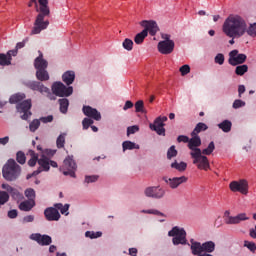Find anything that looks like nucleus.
<instances>
[{
  "mask_svg": "<svg viewBox=\"0 0 256 256\" xmlns=\"http://www.w3.org/2000/svg\"><path fill=\"white\" fill-rule=\"evenodd\" d=\"M223 33L231 39H239L247 33V22L239 15H229L222 26Z\"/></svg>",
  "mask_w": 256,
  "mask_h": 256,
  "instance_id": "f257e3e1",
  "label": "nucleus"
},
{
  "mask_svg": "<svg viewBox=\"0 0 256 256\" xmlns=\"http://www.w3.org/2000/svg\"><path fill=\"white\" fill-rule=\"evenodd\" d=\"M33 3L35 5L37 13H39L34 22V27L31 31V35H39L44 29L49 27V21H45V17H49L51 15V10L49 9V0H31L28 4L29 7H33ZM40 5V7H39Z\"/></svg>",
  "mask_w": 256,
  "mask_h": 256,
  "instance_id": "f03ea898",
  "label": "nucleus"
},
{
  "mask_svg": "<svg viewBox=\"0 0 256 256\" xmlns=\"http://www.w3.org/2000/svg\"><path fill=\"white\" fill-rule=\"evenodd\" d=\"M19 175H21V166L15 161L8 162L2 168V177L6 181H15L19 178Z\"/></svg>",
  "mask_w": 256,
  "mask_h": 256,
  "instance_id": "7ed1b4c3",
  "label": "nucleus"
},
{
  "mask_svg": "<svg viewBox=\"0 0 256 256\" xmlns=\"http://www.w3.org/2000/svg\"><path fill=\"white\" fill-rule=\"evenodd\" d=\"M190 243L192 255H199L200 253H213V251H215V242L213 241H207L201 244V242L191 239Z\"/></svg>",
  "mask_w": 256,
  "mask_h": 256,
  "instance_id": "20e7f679",
  "label": "nucleus"
},
{
  "mask_svg": "<svg viewBox=\"0 0 256 256\" xmlns=\"http://www.w3.org/2000/svg\"><path fill=\"white\" fill-rule=\"evenodd\" d=\"M168 237H173V245H187V231H185V228L174 226L168 232Z\"/></svg>",
  "mask_w": 256,
  "mask_h": 256,
  "instance_id": "39448f33",
  "label": "nucleus"
},
{
  "mask_svg": "<svg viewBox=\"0 0 256 256\" xmlns=\"http://www.w3.org/2000/svg\"><path fill=\"white\" fill-rule=\"evenodd\" d=\"M52 92L56 97H71V95H73V87H67L63 82H54Z\"/></svg>",
  "mask_w": 256,
  "mask_h": 256,
  "instance_id": "423d86ee",
  "label": "nucleus"
},
{
  "mask_svg": "<svg viewBox=\"0 0 256 256\" xmlns=\"http://www.w3.org/2000/svg\"><path fill=\"white\" fill-rule=\"evenodd\" d=\"M57 153V150L44 149L42 151V158L39 159V154L35 153L33 150L27 152V157H30L29 161H51Z\"/></svg>",
  "mask_w": 256,
  "mask_h": 256,
  "instance_id": "0eeeda50",
  "label": "nucleus"
},
{
  "mask_svg": "<svg viewBox=\"0 0 256 256\" xmlns=\"http://www.w3.org/2000/svg\"><path fill=\"white\" fill-rule=\"evenodd\" d=\"M31 107H33L31 99L24 100L16 105L17 112L23 113V115L20 116L23 121H27V119L33 115V113H31Z\"/></svg>",
  "mask_w": 256,
  "mask_h": 256,
  "instance_id": "6e6552de",
  "label": "nucleus"
},
{
  "mask_svg": "<svg viewBox=\"0 0 256 256\" xmlns=\"http://www.w3.org/2000/svg\"><path fill=\"white\" fill-rule=\"evenodd\" d=\"M230 190L233 193H241L242 195H247L249 193V182L245 179L239 181H232L229 184Z\"/></svg>",
  "mask_w": 256,
  "mask_h": 256,
  "instance_id": "1a4fd4ad",
  "label": "nucleus"
},
{
  "mask_svg": "<svg viewBox=\"0 0 256 256\" xmlns=\"http://www.w3.org/2000/svg\"><path fill=\"white\" fill-rule=\"evenodd\" d=\"M247 61V55L239 54V50H232L229 52V65L232 67H237V65H243Z\"/></svg>",
  "mask_w": 256,
  "mask_h": 256,
  "instance_id": "9d476101",
  "label": "nucleus"
},
{
  "mask_svg": "<svg viewBox=\"0 0 256 256\" xmlns=\"http://www.w3.org/2000/svg\"><path fill=\"white\" fill-rule=\"evenodd\" d=\"M144 195L151 199H163L165 197V189L161 186H149L145 188Z\"/></svg>",
  "mask_w": 256,
  "mask_h": 256,
  "instance_id": "9b49d317",
  "label": "nucleus"
},
{
  "mask_svg": "<svg viewBox=\"0 0 256 256\" xmlns=\"http://www.w3.org/2000/svg\"><path fill=\"white\" fill-rule=\"evenodd\" d=\"M140 25L144 27L142 31H146V35H151V37H155L159 31V25H157L155 20H143L140 22Z\"/></svg>",
  "mask_w": 256,
  "mask_h": 256,
  "instance_id": "f8f14e48",
  "label": "nucleus"
},
{
  "mask_svg": "<svg viewBox=\"0 0 256 256\" xmlns=\"http://www.w3.org/2000/svg\"><path fill=\"white\" fill-rule=\"evenodd\" d=\"M165 121H167V116H159L155 119L153 124L149 125V127L152 131H155L157 135L165 137Z\"/></svg>",
  "mask_w": 256,
  "mask_h": 256,
  "instance_id": "ddd939ff",
  "label": "nucleus"
},
{
  "mask_svg": "<svg viewBox=\"0 0 256 256\" xmlns=\"http://www.w3.org/2000/svg\"><path fill=\"white\" fill-rule=\"evenodd\" d=\"M163 181L170 187V189H177L180 187V185H183V183H187L188 178L186 176H180V177H164Z\"/></svg>",
  "mask_w": 256,
  "mask_h": 256,
  "instance_id": "4468645a",
  "label": "nucleus"
},
{
  "mask_svg": "<svg viewBox=\"0 0 256 256\" xmlns=\"http://www.w3.org/2000/svg\"><path fill=\"white\" fill-rule=\"evenodd\" d=\"M60 171H62L63 175L75 177V171H77V163H75V161H64Z\"/></svg>",
  "mask_w": 256,
  "mask_h": 256,
  "instance_id": "2eb2a0df",
  "label": "nucleus"
},
{
  "mask_svg": "<svg viewBox=\"0 0 256 256\" xmlns=\"http://www.w3.org/2000/svg\"><path fill=\"white\" fill-rule=\"evenodd\" d=\"M30 239H32V241H36V243H38V245H41L42 247L51 245V243H53V239H51V236L47 234H44V235H41L39 233L31 234Z\"/></svg>",
  "mask_w": 256,
  "mask_h": 256,
  "instance_id": "dca6fc26",
  "label": "nucleus"
},
{
  "mask_svg": "<svg viewBox=\"0 0 256 256\" xmlns=\"http://www.w3.org/2000/svg\"><path fill=\"white\" fill-rule=\"evenodd\" d=\"M82 113L89 119H94V121H101V112L91 106L84 105L82 108Z\"/></svg>",
  "mask_w": 256,
  "mask_h": 256,
  "instance_id": "f3484780",
  "label": "nucleus"
},
{
  "mask_svg": "<svg viewBox=\"0 0 256 256\" xmlns=\"http://www.w3.org/2000/svg\"><path fill=\"white\" fill-rule=\"evenodd\" d=\"M44 217L46 221H59L61 219V214L57 208L48 207L44 210Z\"/></svg>",
  "mask_w": 256,
  "mask_h": 256,
  "instance_id": "a211bd4d",
  "label": "nucleus"
},
{
  "mask_svg": "<svg viewBox=\"0 0 256 256\" xmlns=\"http://www.w3.org/2000/svg\"><path fill=\"white\" fill-rule=\"evenodd\" d=\"M175 50V42H159L158 51L162 55H171Z\"/></svg>",
  "mask_w": 256,
  "mask_h": 256,
  "instance_id": "6ab92c4d",
  "label": "nucleus"
},
{
  "mask_svg": "<svg viewBox=\"0 0 256 256\" xmlns=\"http://www.w3.org/2000/svg\"><path fill=\"white\" fill-rule=\"evenodd\" d=\"M39 56L34 60V68L37 70L47 69L49 67V62L43 58V52L38 51Z\"/></svg>",
  "mask_w": 256,
  "mask_h": 256,
  "instance_id": "aec40b11",
  "label": "nucleus"
},
{
  "mask_svg": "<svg viewBox=\"0 0 256 256\" xmlns=\"http://www.w3.org/2000/svg\"><path fill=\"white\" fill-rule=\"evenodd\" d=\"M26 86L28 89H31L32 91H38L42 95L44 92L49 91V88L39 81H30L26 84Z\"/></svg>",
  "mask_w": 256,
  "mask_h": 256,
  "instance_id": "412c9836",
  "label": "nucleus"
},
{
  "mask_svg": "<svg viewBox=\"0 0 256 256\" xmlns=\"http://www.w3.org/2000/svg\"><path fill=\"white\" fill-rule=\"evenodd\" d=\"M249 220V217H247L246 213H240L237 216H229L226 219V225H237L241 223V221H247Z\"/></svg>",
  "mask_w": 256,
  "mask_h": 256,
  "instance_id": "4be33fe9",
  "label": "nucleus"
},
{
  "mask_svg": "<svg viewBox=\"0 0 256 256\" xmlns=\"http://www.w3.org/2000/svg\"><path fill=\"white\" fill-rule=\"evenodd\" d=\"M38 163L40 167L33 173L27 174V180L31 179L32 177H37V175H39V173H42V171H49L51 165L49 164V161H38Z\"/></svg>",
  "mask_w": 256,
  "mask_h": 256,
  "instance_id": "5701e85b",
  "label": "nucleus"
},
{
  "mask_svg": "<svg viewBox=\"0 0 256 256\" xmlns=\"http://www.w3.org/2000/svg\"><path fill=\"white\" fill-rule=\"evenodd\" d=\"M62 81L65 83V85H73V82L75 81V71L68 70L62 75Z\"/></svg>",
  "mask_w": 256,
  "mask_h": 256,
  "instance_id": "b1692460",
  "label": "nucleus"
},
{
  "mask_svg": "<svg viewBox=\"0 0 256 256\" xmlns=\"http://www.w3.org/2000/svg\"><path fill=\"white\" fill-rule=\"evenodd\" d=\"M191 139L188 140L189 149H195L197 147H201V137L199 135H191Z\"/></svg>",
  "mask_w": 256,
  "mask_h": 256,
  "instance_id": "393cba45",
  "label": "nucleus"
},
{
  "mask_svg": "<svg viewBox=\"0 0 256 256\" xmlns=\"http://www.w3.org/2000/svg\"><path fill=\"white\" fill-rule=\"evenodd\" d=\"M192 151L190 153L192 159H195L196 161L199 159H202V161H207V157L203 156V152H201V149L199 148H190Z\"/></svg>",
  "mask_w": 256,
  "mask_h": 256,
  "instance_id": "a878e982",
  "label": "nucleus"
},
{
  "mask_svg": "<svg viewBox=\"0 0 256 256\" xmlns=\"http://www.w3.org/2000/svg\"><path fill=\"white\" fill-rule=\"evenodd\" d=\"M35 207V200H26L20 203V211H31Z\"/></svg>",
  "mask_w": 256,
  "mask_h": 256,
  "instance_id": "bb28decb",
  "label": "nucleus"
},
{
  "mask_svg": "<svg viewBox=\"0 0 256 256\" xmlns=\"http://www.w3.org/2000/svg\"><path fill=\"white\" fill-rule=\"evenodd\" d=\"M36 79H38V81H49L50 76L47 69L36 70Z\"/></svg>",
  "mask_w": 256,
  "mask_h": 256,
  "instance_id": "cd10ccee",
  "label": "nucleus"
},
{
  "mask_svg": "<svg viewBox=\"0 0 256 256\" xmlns=\"http://www.w3.org/2000/svg\"><path fill=\"white\" fill-rule=\"evenodd\" d=\"M218 127L221 129V131H223V133H229L233 127V123H231L229 120H224L218 124Z\"/></svg>",
  "mask_w": 256,
  "mask_h": 256,
  "instance_id": "c85d7f7f",
  "label": "nucleus"
},
{
  "mask_svg": "<svg viewBox=\"0 0 256 256\" xmlns=\"http://www.w3.org/2000/svg\"><path fill=\"white\" fill-rule=\"evenodd\" d=\"M58 103L60 105V112H62L64 115L69 111V99L62 98L58 100Z\"/></svg>",
  "mask_w": 256,
  "mask_h": 256,
  "instance_id": "c756f323",
  "label": "nucleus"
},
{
  "mask_svg": "<svg viewBox=\"0 0 256 256\" xmlns=\"http://www.w3.org/2000/svg\"><path fill=\"white\" fill-rule=\"evenodd\" d=\"M209 129V127L207 126V124L203 123V122H199L194 130L192 131L191 135H199V133H201V131H207Z\"/></svg>",
  "mask_w": 256,
  "mask_h": 256,
  "instance_id": "7c9ffc66",
  "label": "nucleus"
},
{
  "mask_svg": "<svg viewBox=\"0 0 256 256\" xmlns=\"http://www.w3.org/2000/svg\"><path fill=\"white\" fill-rule=\"evenodd\" d=\"M123 151H132V149H139V144L131 141H124L122 143Z\"/></svg>",
  "mask_w": 256,
  "mask_h": 256,
  "instance_id": "2f4dec72",
  "label": "nucleus"
},
{
  "mask_svg": "<svg viewBox=\"0 0 256 256\" xmlns=\"http://www.w3.org/2000/svg\"><path fill=\"white\" fill-rule=\"evenodd\" d=\"M147 35V30H142L140 33L136 34L134 38V42L136 43V45H141V43L145 41Z\"/></svg>",
  "mask_w": 256,
  "mask_h": 256,
  "instance_id": "473e14b6",
  "label": "nucleus"
},
{
  "mask_svg": "<svg viewBox=\"0 0 256 256\" xmlns=\"http://www.w3.org/2000/svg\"><path fill=\"white\" fill-rule=\"evenodd\" d=\"M171 168L176 169V171H179L181 173L185 171V169H187V163L175 161L171 164Z\"/></svg>",
  "mask_w": 256,
  "mask_h": 256,
  "instance_id": "72a5a7b5",
  "label": "nucleus"
},
{
  "mask_svg": "<svg viewBox=\"0 0 256 256\" xmlns=\"http://www.w3.org/2000/svg\"><path fill=\"white\" fill-rule=\"evenodd\" d=\"M12 58H9L7 54L0 53V65L2 67H6L8 65H11Z\"/></svg>",
  "mask_w": 256,
  "mask_h": 256,
  "instance_id": "f704fd0d",
  "label": "nucleus"
},
{
  "mask_svg": "<svg viewBox=\"0 0 256 256\" xmlns=\"http://www.w3.org/2000/svg\"><path fill=\"white\" fill-rule=\"evenodd\" d=\"M25 99V94L23 93H17L10 97L9 101L12 104L19 103L20 101H23Z\"/></svg>",
  "mask_w": 256,
  "mask_h": 256,
  "instance_id": "c9c22d12",
  "label": "nucleus"
},
{
  "mask_svg": "<svg viewBox=\"0 0 256 256\" xmlns=\"http://www.w3.org/2000/svg\"><path fill=\"white\" fill-rule=\"evenodd\" d=\"M193 163L198 169H203L204 171H209L210 169L209 161H194Z\"/></svg>",
  "mask_w": 256,
  "mask_h": 256,
  "instance_id": "e433bc0d",
  "label": "nucleus"
},
{
  "mask_svg": "<svg viewBox=\"0 0 256 256\" xmlns=\"http://www.w3.org/2000/svg\"><path fill=\"white\" fill-rule=\"evenodd\" d=\"M247 71H249V66H247L246 64L237 66L235 69L236 75H239L240 77H243V74L247 73Z\"/></svg>",
  "mask_w": 256,
  "mask_h": 256,
  "instance_id": "4c0bfd02",
  "label": "nucleus"
},
{
  "mask_svg": "<svg viewBox=\"0 0 256 256\" xmlns=\"http://www.w3.org/2000/svg\"><path fill=\"white\" fill-rule=\"evenodd\" d=\"M41 127V121L39 119H34L30 124H29V130L31 133H35L37 129Z\"/></svg>",
  "mask_w": 256,
  "mask_h": 256,
  "instance_id": "58836bf2",
  "label": "nucleus"
},
{
  "mask_svg": "<svg viewBox=\"0 0 256 256\" xmlns=\"http://www.w3.org/2000/svg\"><path fill=\"white\" fill-rule=\"evenodd\" d=\"M67 134H60L56 140V146L58 149H63L65 147V137Z\"/></svg>",
  "mask_w": 256,
  "mask_h": 256,
  "instance_id": "ea45409f",
  "label": "nucleus"
},
{
  "mask_svg": "<svg viewBox=\"0 0 256 256\" xmlns=\"http://www.w3.org/2000/svg\"><path fill=\"white\" fill-rule=\"evenodd\" d=\"M135 112L136 113H146L145 104H144L143 100H138L135 103Z\"/></svg>",
  "mask_w": 256,
  "mask_h": 256,
  "instance_id": "a19ab883",
  "label": "nucleus"
},
{
  "mask_svg": "<svg viewBox=\"0 0 256 256\" xmlns=\"http://www.w3.org/2000/svg\"><path fill=\"white\" fill-rule=\"evenodd\" d=\"M103 235L102 232H94V231H86L85 237H88L89 239H99Z\"/></svg>",
  "mask_w": 256,
  "mask_h": 256,
  "instance_id": "79ce46f5",
  "label": "nucleus"
},
{
  "mask_svg": "<svg viewBox=\"0 0 256 256\" xmlns=\"http://www.w3.org/2000/svg\"><path fill=\"white\" fill-rule=\"evenodd\" d=\"M246 33L250 37H256V23L250 24V26L248 28H247V24H246Z\"/></svg>",
  "mask_w": 256,
  "mask_h": 256,
  "instance_id": "37998d69",
  "label": "nucleus"
},
{
  "mask_svg": "<svg viewBox=\"0 0 256 256\" xmlns=\"http://www.w3.org/2000/svg\"><path fill=\"white\" fill-rule=\"evenodd\" d=\"M122 46L124 49H126V51H133V40L126 38L123 41Z\"/></svg>",
  "mask_w": 256,
  "mask_h": 256,
  "instance_id": "c03bdc74",
  "label": "nucleus"
},
{
  "mask_svg": "<svg viewBox=\"0 0 256 256\" xmlns=\"http://www.w3.org/2000/svg\"><path fill=\"white\" fill-rule=\"evenodd\" d=\"M141 213H147L148 215H157L158 217H166V215L163 212H160L159 210L155 209L142 210Z\"/></svg>",
  "mask_w": 256,
  "mask_h": 256,
  "instance_id": "a18cd8bd",
  "label": "nucleus"
},
{
  "mask_svg": "<svg viewBox=\"0 0 256 256\" xmlns=\"http://www.w3.org/2000/svg\"><path fill=\"white\" fill-rule=\"evenodd\" d=\"M25 196L29 199L28 201H35V190L33 188L26 189Z\"/></svg>",
  "mask_w": 256,
  "mask_h": 256,
  "instance_id": "49530a36",
  "label": "nucleus"
},
{
  "mask_svg": "<svg viewBox=\"0 0 256 256\" xmlns=\"http://www.w3.org/2000/svg\"><path fill=\"white\" fill-rule=\"evenodd\" d=\"M213 151H215V143L214 142H210L208 147L205 148L202 153L203 155H211L213 153Z\"/></svg>",
  "mask_w": 256,
  "mask_h": 256,
  "instance_id": "de8ad7c7",
  "label": "nucleus"
},
{
  "mask_svg": "<svg viewBox=\"0 0 256 256\" xmlns=\"http://www.w3.org/2000/svg\"><path fill=\"white\" fill-rule=\"evenodd\" d=\"M9 201V193L0 191V205H5Z\"/></svg>",
  "mask_w": 256,
  "mask_h": 256,
  "instance_id": "09e8293b",
  "label": "nucleus"
},
{
  "mask_svg": "<svg viewBox=\"0 0 256 256\" xmlns=\"http://www.w3.org/2000/svg\"><path fill=\"white\" fill-rule=\"evenodd\" d=\"M94 121L91 118H84L82 121V127L84 130L89 129L93 125Z\"/></svg>",
  "mask_w": 256,
  "mask_h": 256,
  "instance_id": "8fccbe9b",
  "label": "nucleus"
},
{
  "mask_svg": "<svg viewBox=\"0 0 256 256\" xmlns=\"http://www.w3.org/2000/svg\"><path fill=\"white\" fill-rule=\"evenodd\" d=\"M27 157L31 159V156H27V153L25 155V152L18 151L16 154V161H27Z\"/></svg>",
  "mask_w": 256,
  "mask_h": 256,
  "instance_id": "3c124183",
  "label": "nucleus"
},
{
  "mask_svg": "<svg viewBox=\"0 0 256 256\" xmlns=\"http://www.w3.org/2000/svg\"><path fill=\"white\" fill-rule=\"evenodd\" d=\"M173 157H177L175 146H171L167 151V159H173Z\"/></svg>",
  "mask_w": 256,
  "mask_h": 256,
  "instance_id": "603ef678",
  "label": "nucleus"
},
{
  "mask_svg": "<svg viewBox=\"0 0 256 256\" xmlns=\"http://www.w3.org/2000/svg\"><path fill=\"white\" fill-rule=\"evenodd\" d=\"M180 73L183 77H185V75H189V73H191V67L187 64L183 65L180 67Z\"/></svg>",
  "mask_w": 256,
  "mask_h": 256,
  "instance_id": "864d4df0",
  "label": "nucleus"
},
{
  "mask_svg": "<svg viewBox=\"0 0 256 256\" xmlns=\"http://www.w3.org/2000/svg\"><path fill=\"white\" fill-rule=\"evenodd\" d=\"M215 63H217L218 65H223V63H225V55L219 53L215 56L214 58Z\"/></svg>",
  "mask_w": 256,
  "mask_h": 256,
  "instance_id": "5fc2aeb1",
  "label": "nucleus"
},
{
  "mask_svg": "<svg viewBox=\"0 0 256 256\" xmlns=\"http://www.w3.org/2000/svg\"><path fill=\"white\" fill-rule=\"evenodd\" d=\"M233 109H241V107H245V101L241 99H237L233 102Z\"/></svg>",
  "mask_w": 256,
  "mask_h": 256,
  "instance_id": "6e6d98bb",
  "label": "nucleus"
},
{
  "mask_svg": "<svg viewBox=\"0 0 256 256\" xmlns=\"http://www.w3.org/2000/svg\"><path fill=\"white\" fill-rule=\"evenodd\" d=\"M98 180H99L98 175L85 176V183H95Z\"/></svg>",
  "mask_w": 256,
  "mask_h": 256,
  "instance_id": "4d7b16f0",
  "label": "nucleus"
},
{
  "mask_svg": "<svg viewBox=\"0 0 256 256\" xmlns=\"http://www.w3.org/2000/svg\"><path fill=\"white\" fill-rule=\"evenodd\" d=\"M139 131V126L134 125V126H129L127 128V135H134V133H137Z\"/></svg>",
  "mask_w": 256,
  "mask_h": 256,
  "instance_id": "13d9d810",
  "label": "nucleus"
},
{
  "mask_svg": "<svg viewBox=\"0 0 256 256\" xmlns=\"http://www.w3.org/2000/svg\"><path fill=\"white\" fill-rule=\"evenodd\" d=\"M43 95H46V97H48L50 99V101H55L57 98L55 97L54 93H51V90L44 92Z\"/></svg>",
  "mask_w": 256,
  "mask_h": 256,
  "instance_id": "bf43d9fd",
  "label": "nucleus"
},
{
  "mask_svg": "<svg viewBox=\"0 0 256 256\" xmlns=\"http://www.w3.org/2000/svg\"><path fill=\"white\" fill-rule=\"evenodd\" d=\"M17 215H19V213L15 209L8 211L9 219H17Z\"/></svg>",
  "mask_w": 256,
  "mask_h": 256,
  "instance_id": "052dcab7",
  "label": "nucleus"
},
{
  "mask_svg": "<svg viewBox=\"0 0 256 256\" xmlns=\"http://www.w3.org/2000/svg\"><path fill=\"white\" fill-rule=\"evenodd\" d=\"M161 37L163 39L162 43L174 42L173 40H171V35H169V34H162Z\"/></svg>",
  "mask_w": 256,
  "mask_h": 256,
  "instance_id": "680f3d73",
  "label": "nucleus"
},
{
  "mask_svg": "<svg viewBox=\"0 0 256 256\" xmlns=\"http://www.w3.org/2000/svg\"><path fill=\"white\" fill-rule=\"evenodd\" d=\"M35 221V216L28 215L23 218V223H33Z\"/></svg>",
  "mask_w": 256,
  "mask_h": 256,
  "instance_id": "e2e57ef3",
  "label": "nucleus"
},
{
  "mask_svg": "<svg viewBox=\"0 0 256 256\" xmlns=\"http://www.w3.org/2000/svg\"><path fill=\"white\" fill-rule=\"evenodd\" d=\"M178 143H189V137L185 135H180L177 138Z\"/></svg>",
  "mask_w": 256,
  "mask_h": 256,
  "instance_id": "0e129e2a",
  "label": "nucleus"
},
{
  "mask_svg": "<svg viewBox=\"0 0 256 256\" xmlns=\"http://www.w3.org/2000/svg\"><path fill=\"white\" fill-rule=\"evenodd\" d=\"M40 121H42V123H51L53 121V115L42 117Z\"/></svg>",
  "mask_w": 256,
  "mask_h": 256,
  "instance_id": "69168bd1",
  "label": "nucleus"
},
{
  "mask_svg": "<svg viewBox=\"0 0 256 256\" xmlns=\"http://www.w3.org/2000/svg\"><path fill=\"white\" fill-rule=\"evenodd\" d=\"M128 109H133V102L131 100H127L123 107V111H127Z\"/></svg>",
  "mask_w": 256,
  "mask_h": 256,
  "instance_id": "338daca9",
  "label": "nucleus"
},
{
  "mask_svg": "<svg viewBox=\"0 0 256 256\" xmlns=\"http://www.w3.org/2000/svg\"><path fill=\"white\" fill-rule=\"evenodd\" d=\"M69 204H65L64 206H62L60 212L62 215H69Z\"/></svg>",
  "mask_w": 256,
  "mask_h": 256,
  "instance_id": "774afa93",
  "label": "nucleus"
}]
</instances>
